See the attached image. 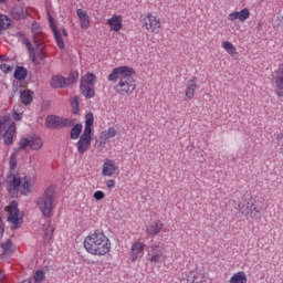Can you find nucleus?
Here are the masks:
<instances>
[{"mask_svg": "<svg viewBox=\"0 0 283 283\" xmlns=\"http://www.w3.org/2000/svg\"><path fill=\"white\" fill-rule=\"evenodd\" d=\"M0 61H10V59L6 55H0Z\"/></svg>", "mask_w": 283, "mask_h": 283, "instance_id": "de8ad7c7", "label": "nucleus"}, {"mask_svg": "<svg viewBox=\"0 0 283 283\" xmlns=\"http://www.w3.org/2000/svg\"><path fill=\"white\" fill-rule=\"evenodd\" d=\"M11 17L15 21H21L23 19H28L30 17V13H28V8L25 6L14 7L11 10Z\"/></svg>", "mask_w": 283, "mask_h": 283, "instance_id": "f3484780", "label": "nucleus"}, {"mask_svg": "<svg viewBox=\"0 0 283 283\" xmlns=\"http://www.w3.org/2000/svg\"><path fill=\"white\" fill-rule=\"evenodd\" d=\"M84 249L91 255H107L112 251V241L101 230H95L84 239Z\"/></svg>", "mask_w": 283, "mask_h": 283, "instance_id": "f03ea898", "label": "nucleus"}, {"mask_svg": "<svg viewBox=\"0 0 283 283\" xmlns=\"http://www.w3.org/2000/svg\"><path fill=\"white\" fill-rule=\"evenodd\" d=\"M71 107L73 114H78V97L74 96L71 98Z\"/></svg>", "mask_w": 283, "mask_h": 283, "instance_id": "4c0bfd02", "label": "nucleus"}, {"mask_svg": "<svg viewBox=\"0 0 283 283\" xmlns=\"http://www.w3.org/2000/svg\"><path fill=\"white\" fill-rule=\"evenodd\" d=\"M251 17V11H249L247 8L242 9L241 11H234L229 13L228 21H247Z\"/></svg>", "mask_w": 283, "mask_h": 283, "instance_id": "a211bd4d", "label": "nucleus"}, {"mask_svg": "<svg viewBox=\"0 0 283 283\" xmlns=\"http://www.w3.org/2000/svg\"><path fill=\"white\" fill-rule=\"evenodd\" d=\"M142 25L147 32L158 34L160 30V18L149 13L142 19Z\"/></svg>", "mask_w": 283, "mask_h": 283, "instance_id": "6e6552de", "label": "nucleus"}, {"mask_svg": "<svg viewBox=\"0 0 283 283\" xmlns=\"http://www.w3.org/2000/svg\"><path fill=\"white\" fill-rule=\"evenodd\" d=\"M8 213V222L12 224V229H19L23 224V214L19 210V203L17 201H11Z\"/></svg>", "mask_w": 283, "mask_h": 283, "instance_id": "0eeeda50", "label": "nucleus"}, {"mask_svg": "<svg viewBox=\"0 0 283 283\" xmlns=\"http://www.w3.org/2000/svg\"><path fill=\"white\" fill-rule=\"evenodd\" d=\"M67 83H69V87L70 85H74V83H76V81H78V72H71L69 78H66Z\"/></svg>", "mask_w": 283, "mask_h": 283, "instance_id": "e433bc0d", "label": "nucleus"}, {"mask_svg": "<svg viewBox=\"0 0 283 283\" xmlns=\"http://www.w3.org/2000/svg\"><path fill=\"white\" fill-rule=\"evenodd\" d=\"M4 275L3 273L0 271V280H3Z\"/></svg>", "mask_w": 283, "mask_h": 283, "instance_id": "3c124183", "label": "nucleus"}, {"mask_svg": "<svg viewBox=\"0 0 283 283\" xmlns=\"http://www.w3.org/2000/svg\"><path fill=\"white\" fill-rule=\"evenodd\" d=\"M45 125L46 127H49V129H61L63 127H69V125H72V119L50 115L45 119Z\"/></svg>", "mask_w": 283, "mask_h": 283, "instance_id": "1a4fd4ad", "label": "nucleus"}, {"mask_svg": "<svg viewBox=\"0 0 283 283\" xmlns=\"http://www.w3.org/2000/svg\"><path fill=\"white\" fill-rule=\"evenodd\" d=\"M13 120H23V113H17L15 109L12 111Z\"/></svg>", "mask_w": 283, "mask_h": 283, "instance_id": "c03bdc74", "label": "nucleus"}, {"mask_svg": "<svg viewBox=\"0 0 283 283\" xmlns=\"http://www.w3.org/2000/svg\"><path fill=\"white\" fill-rule=\"evenodd\" d=\"M3 221L0 219V240L3 238ZM0 247L2 249V253L0 254V258L2 260H6V258H10L12 255V252L15 251L14 245L12 244V241L10 239H7L6 242L0 243Z\"/></svg>", "mask_w": 283, "mask_h": 283, "instance_id": "9b49d317", "label": "nucleus"}, {"mask_svg": "<svg viewBox=\"0 0 283 283\" xmlns=\"http://www.w3.org/2000/svg\"><path fill=\"white\" fill-rule=\"evenodd\" d=\"M12 24V20L3 13H0V34L2 30H8Z\"/></svg>", "mask_w": 283, "mask_h": 283, "instance_id": "c756f323", "label": "nucleus"}, {"mask_svg": "<svg viewBox=\"0 0 283 283\" xmlns=\"http://www.w3.org/2000/svg\"><path fill=\"white\" fill-rule=\"evenodd\" d=\"M64 36H67V31L65 29L62 30Z\"/></svg>", "mask_w": 283, "mask_h": 283, "instance_id": "8fccbe9b", "label": "nucleus"}, {"mask_svg": "<svg viewBox=\"0 0 283 283\" xmlns=\"http://www.w3.org/2000/svg\"><path fill=\"white\" fill-rule=\"evenodd\" d=\"M21 283H32V281H30V279H27V280L22 281Z\"/></svg>", "mask_w": 283, "mask_h": 283, "instance_id": "09e8293b", "label": "nucleus"}, {"mask_svg": "<svg viewBox=\"0 0 283 283\" xmlns=\"http://www.w3.org/2000/svg\"><path fill=\"white\" fill-rule=\"evenodd\" d=\"M76 14L80 19L82 30H87L90 28V15L87 14V11L77 9Z\"/></svg>", "mask_w": 283, "mask_h": 283, "instance_id": "393cba45", "label": "nucleus"}, {"mask_svg": "<svg viewBox=\"0 0 283 283\" xmlns=\"http://www.w3.org/2000/svg\"><path fill=\"white\" fill-rule=\"evenodd\" d=\"M52 235H54V227L52 223L46 224V228L44 229V240L45 242H50L52 240Z\"/></svg>", "mask_w": 283, "mask_h": 283, "instance_id": "72a5a7b5", "label": "nucleus"}, {"mask_svg": "<svg viewBox=\"0 0 283 283\" xmlns=\"http://www.w3.org/2000/svg\"><path fill=\"white\" fill-rule=\"evenodd\" d=\"M19 145L20 149L30 147V149H33V151H39V149L43 147V139L36 135L30 136V138L22 137L19 142Z\"/></svg>", "mask_w": 283, "mask_h": 283, "instance_id": "9d476101", "label": "nucleus"}, {"mask_svg": "<svg viewBox=\"0 0 283 283\" xmlns=\"http://www.w3.org/2000/svg\"><path fill=\"white\" fill-rule=\"evenodd\" d=\"M17 36L19 41H21V43H23V45L27 46V50L29 51L30 56H32L34 61V59L36 57V54L34 53V46H32L30 39H28V36H25V34H23L22 32H18Z\"/></svg>", "mask_w": 283, "mask_h": 283, "instance_id": "b1692460", "label": "nucleus"}, {"mask_svg": "<svg viewBox=\"0 0 283 283\" xmlns=\"http://www.w3.org/2000/svg\"><path fill=\"white\" fill-rule=\"evenodd\" d=\"M247 282H248V279H247V273H244V271H239L234 273L229 280V283H247Z\"/></svg>", "mask_w": 283, "mask_h": 283, "instance_id": "cd10ccee", "label": "nucleus"}, {"mask_svg": "<svg viewBox=\"0 0 283 283\" xmlns=\"http://www.w3.org/2000/svg\"><path fill=\"white\" fill-rule=\"evenodd\" d=\"M96 83V75L94 73H87L82 76L80 90L85 98H94V85Z\"/></svg>", "mask_w": 283, "mask_h": 283, "instance_id": "39448f33", "label": "nucleus"}, {"mask_svg": "<svg viewBox=\"0 0 283 283\" xmlns=\"http://www.w3.org/2000/svg\"><path fill=\"white\" fill-rule=\"evenodd\" d=\"M116 169H118V166H116V163L112 159H106L102 168V175L114 176L116 174Z\"/></svg>", "mask_w": 283, "mask_h": 283, "instance_id": "412c9836", "label": "nucleus"}, {"mask_svg": "<svg viewBox=\"0 0 283 283\" xmlns=\"http://www.w3.org/2000/svg\"><path fill=\"white\" fill-rule=\"evenodd\" d=\"M107 189H114L116 187V181L114 179H109L106 181Z\"/></svg>", "mask_w": 283, "mask_h": 283, "instance_id": "a18cd8bd", "label": "nucleus"}, {"mask_svg": "<svg viewBox=\"0 0 283 283\" xmlns=\"http://www.w3.org/2000/svg\"><path fill=\"white\" fill-rule=\"evenodd\" d=\"M14 136H17V124L14 122H12L4 135H3V138H4V145H12V143H14Z\"/></svg>", "mask_w": 283, "mask_h": 283, "instance_id": "aec40b11", "label": "nucleus"}, {"mask_svg": "<svg viewBox=\"0 0 283 283\" xmlns=\"http://www.w3.org/2000/svg\"><path fill=\"white\" fill-rule=\"evenodd\" d=\"M134 74H136L134 67L118 66L113 69L107 78L116 94L119 96H132L136 92Z\"/></svg>", "mask_w": 283, "mask_h": 283, "instance_id": "f257e3e1", "label": "nucleus"}, {"mask_svg": "<svg viewBox=\"0 0 283 283\" xmlns=\"http://www.w3.org/2000/svg\"><path fill=\"white\" fill-rule=\"evenodd\" d=\"M55 193L56 187L49 186L45 188L42 196H40L35 201L39 211L44 218H52V213H54V209L56 207L54 203Z\"/></svg>", "mask_w": 283, "mask_h": 283, "instance_id": "7ed1b4c3", "label": "nucleus"}, {"mask_svg": "<svg viewBox=\"0 0 283 283\" xmlns=\"http://www.w3.org/2000/svg\"><path fill=\"white\" fill-rule=\"evenodd\" d=\"M11 117L10 115H4L0 117V136H3V132L6 130V126L10 123Z\"/></svg>", "mask_w": 283, "mask_h": 283, "instance_id": "f704fd0d", "label": "nucleus"}, {"mask_svg": "<svg viewBox=\"0 0 283 283\" xmlns=\"http://www.w3.org/2000/svg\"><path fill=\"white\" fill-rule=\"evenodd\" d=\"M13 77L17 81H25L28 77V69H25V66H17L13 73Z\"/></svg>", "mask_w": 283, "mask_h": 283, "instance_id": "bb28decb", "label": "nucleus"}, {"mask_svg": "<svg viewBox=\"0 0 283 283\" xmlns=\"http://www.w3.org/2000/svg\"><path fill=\"white\" fill-rule=\"evenodd\" d=\"M276 138H280V135H277V137Z\"/></svg>", "mask_w": 283, "mask_h": 283, "instance_id": "5fc2aeb1", "label": "nucleus"}, {"mask_svg": "<svg viewBox=\"0 0 283 283\" xmlns=\"http://www.w3.org/2000/svg\"><path fill=\"white\" fill-rule=\"evenodd\" d=\"M9 165L10 169H14L17 167V156H14V154L11 155Z\"/></svg>", "mask_w": 283, "mask_h": 283, "instance_id": "37998d69", "label": "nucleus"}, {"mask_svg": "<svg viewBox=\"0 0 283 283\" xmlns=\"http://www.w3.org/2000/svg\"><path fill=\"white\" fill-rule=\"evenodd\" d=\"M273 86L274 94H276L279 98H283V64L275 71Z\"/></svg>", "mask_w": 283, "mask_h": 283, "instance_id": "ddd939ff", "label": "nucleus"}, {"mask_svg": "<svg viewBox=\"0 0 283 283\" xmlns=\"http://www.w3.org/2000/svg\"><path fill=\"white\" fill-rule=\"evenodd\" d=\"M31 32L32 34H41V24H39V22H33Z\"/></svg>", "mask_w": 283, "mask_h": 283, "instance_id": "ea45409f", "label": "nucleus"}, {"mask_svg": "<svg viewBox=\"0 0 283 283\" xmlns=\"http://www.w3.org/2000/svg\"><path fill=\"white\" fill-rule=\"evenodd\" d=\"M222 48H223V50H226V52H228V54L230 56H235L238 54V50L235 49L233 43H231L229 41L222 42Z\"/></svg>", "mask_w": 283, "mask_h": 283, "instance_id": "2f4dec72", "label": "nucleus"}, {"mask_svg": "<svg viewBox=\"0 0 283 283\" xmlns=\"http://www.w3.org/2000/svg\"><path fill=\"white\" fill-rule=\"evenodd\" d=\"M107 23L113 32H120L123 30V18L120 15H113L107 20Z\"/></svg>", "mask_w": 283, "mask_h": 283, "instance_id": "5701e85b", "label": "nucleus"}, {"mask_svg": "<svg viewBox=\"0 0 283 283\" xmlns=\"http://www.w3.org/2000/svg\"><path fill=\"white\" fill-rule=\"evenodd\" d=\"M48 17H49L50 28L54 34L56 44L60 48V50H63L65 48V42L63 41V36L61 35V32H59V29H56V23H54V18H52L50 13Z\"/></svg>", "mask_w": 283, "mask_h": 283, "instance_id": "2eb2a0df", "label": "nucleus"}, {"mask_svg": "<svg viewBox=\"0 0 283 283\" xmlns=\"http://www.w3.org/2000/svg\"><path fill=\"white\" fill-rule=\"evenodd\" d=\"M83 132V125L82 124H75L72 129L70 137L72 140H78V137L81 136V133Z\"/></svg>", "mask_w": 283, "mask_h": 283, "instance_id": "7c9ffc66", "label": "nucleus"}, {"mask_svg": "<svg viewBox=\"0 0 283 283\" xmlns=\"http://www.w3.org/2000/svg\"><path fill=\"white\" fill-rule=\"evenodd\" d=\"M17 1H21V0H17Z\"/></svg>", "mask_w": 283, "mask_h": 283, "instance_id": "6e6d98bb", "label": "nucleus"}, {"mask_svg": "<svg viewBox=\"0 0 283 283\" xmlns=\"http://www.w3.org/2000/svg\"><path fill=\"white\" fill-rule=\"evenodd\" d=\"M50 85L54 90H63V87H69L67 78L61 75L53 76L50 81Z\"/></svg>", "mask_w": 283, "mask_h": 283, "instance_id": "4be33fe9", "label": "nucleus"}, {"mask_svg": "<svg viewBox=\"0 0 283 283\" xmlns=\"http://www.w3.org/2000/svg\"><path fill=\"white\" fill-rule=\"evenodd\" d=\"M196 90H198V78L192 77L186 84V101H191L196 96Z\"/></svg>", "mask_w": 283, "mask_h": 283, "instance_id": "dca6fc26", "label": "nucleus"}, {"mask_svg": "<svg viewBox=\"0 0 283 283\" xmlns=\"http://www.w3.org/2000/svg\"><path fill=\"white\" fill-rule=\"evenodd\" d=\"M31 185H32V179L30 177L25 176L23 178V185H22V189H21L22 196H28V193H30Z\"/></svg>", "mask_w": 283, "mask_h": 283, "instance_id": "473e14b6", "label": "nucleus"}, {"mask_svg": "<svg viewBox=\"0 0 283 283\" xmlns=\"http://www.w3.org/2000/svg\"><path fill=\"white\" fill-rule=\"evenodd\" d=\"M7 0H0V3H6Z\"/></svg>", "mask_w": 283, "mask_h": 283, "instance_id": "864d4df0", "label": "nucleus"}, {"mask_svg": "<svg viewBox=\"0 0 283 283\" xmlns=\"http://www.w3.org/2000/svg\"><path fill=\"white\" fill-rule=\"evenodd\" d=\"M118 134V130L114 127H108L106 130L103 132L104 138H114Z\"/></svg>", "mask_w": 283, "mask_h": 283, "instance_id": "c9c22d12", "label": "nucleus"}, {"mask_svg": "<svg viewBox=\"0 0 283 283\" xmlns=\"http://www.w3.org/2000/svg\"><path fill=\"white\" fill-rule=\"evenodd\" d=\"M20 98H21V103L23 105H30V103H32L33 98H34V93L30 90L28 91H22L20 93Z\"/></svg>", "mask_w": 283, "mask_h": 283, "instance_id": "c85d7f7f", "label": "nucleus"}, {"mask_svg": "<svg viewBox=\"0 0 283 283\" xmlns=\"http://www.w3.org/2000/svg\"><path fill=\"white\" fill-rule=\"evenodd\" d=\"M198 157L200 158V160H205V153L203 151L198 153Z\"/></svg>", "mask_w": 283, "mask_h": 283, "instance_id": "49530a36", "label": "nucleus"}, {"mask_svg": "<svg viewBox=\"0 0 283 283\" xmlns=\"http://www.w3.org/2000/svg\"><path fill=\"white\" fill-rule=\"evenodd\" d=\"M145 253V244L142 242H135L130 249L132 262H136L138 258H143Z\"/></svg>", "mask_w": 283, "mask_h": 283, "instance_id": "6ab92c4d", "label": "nucleus"}, {"mask_svg": "<svg viewBox=\"0 0 283 283\" xmlns=\"http://www.w3.org/2000/svg\"><path fill=\"white\" fill-rule=\"evenodd\" d=\"M33 280L35 283L43 282V280H45V272H43L41 270L36 271L33 276Z\"/></svg>", "mask_w": 283, "mask_h": 283, "instance_id": "58836bf2", "label": "nucleus"}, {"mask_svg": "<svg viewBox=\"0 0 283 283\" xmlns=\"http://www.w3.org/2000/svg\"><path fill=\"white\" fill-rule=\"evenodd\" d=\"M19 187H21V177L10 174L7 180V189L9 193H19Z\"/></svg>", "mask_w": 283, "mask_h": 283, "instance_id": "4468645a", "label": "nucleus"}, {"mask_svg": "<svg viewBox=\"0 0 283 283\" xmlns=\"http://www.w3.org/2000/svg\"><path fill=\"white\" fill-rule=\"evenodd\" d=\"M94 125V114L87 113L85 116V126L80 139L77 140L76 147L77 153L83 156L85 151L92 147V127Z\"/></svg>", "mask_w": 283, "mask_h": 283, "instance_id": "20e7f679", "label": "nucleus"}, {"mask_svg": "<svg viewBox=\"0 0 283 283\" xmlns=\"http://www.w3.org/2000/svg\"><path fill=\"white\" fill-rule=\"evenodd\" d=\"M0 70H1V72H3V74H9V72H12V66H10L6 63H2L0 65Z\"/></svg>", "mask_w": 283, "mask_h": 283, "instance_id": "a19ab883", "label": "nucleus"}, {"mask_svg": "<svg viewBox=\"0 0 283 283\" xmlns=\"http://www.w3.org/2000/svg\"><path fill=\"white\" fill-rule=\"evenodd\" d=\"M93 198L95 200H103L105 198V192H103V190H97L94 192Z\"/></svg>", "mask_w": 283, "mask_h": 283, "instance_id": "79ce46f5", "label": "nucleus"}, {"mask_svg": "<svg viewBox=\"0 0 283 283\" xmlns=\"http://www.w3.org/2000/svg\"><path fill=\"white\" fill-rule=\"evenodd\" d=\"M163 222L161 221H155L146 227V233L148 235H158L160 231H163Z\"/></svg>", "mask_w": 283, "mask_h": 283, "instance_id": "a878e982", "label": "nucleus"}, {"mask_svg": "<svg viewBox=\"0 0 283 283\" xmlns=\"http://www.w3.org/2000/svg\"><path fill=\"white\" fill-rule=\"evenodd\" d=\"M190 276L193 277V280H196V275H193V273H191Z\"/></svg>", "mask_w": 283, "mask_h": 283, "instance_id": "603ef678", "label": "nucleus"}, {"mask_svg": "<svg viewBox=\"0 0 283 283\" xmlns=\"http://www.w3.org/2000/svg\"><path fill=\"white\" fill-rule=\"evenodd\" d=\"M148 260L151 264H158V262H165L166 256L160 245H150L148 248Z\"/></svg>", "mask_w": 283, "mask_h": 283, "instance_id": "f8f14e48", "label": "nucleus"}, {"mask_svg": "<svg viewBox=\"0 0 283 283\" xmlns=\"http://www.w3.org/2000/svg\"><path fill=\"white\" fill-rule=\"evenodd\" d=\"M239 209L243 216H251L255 218L264 209V201L262 199L251 200L247 205L240 203Z\"/></svg>", "mask_w": 283, "mask_h": 283, "instance_id": "423d86ee", "label": "nucleus"}]
</instances>
